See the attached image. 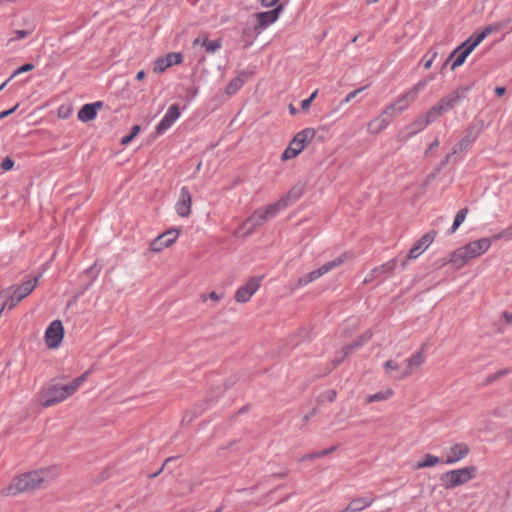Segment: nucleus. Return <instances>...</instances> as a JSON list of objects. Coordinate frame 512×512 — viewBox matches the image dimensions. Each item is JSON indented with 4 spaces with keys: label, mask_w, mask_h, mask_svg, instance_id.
I'll list each match as a JSON object with an SVG mask.
<instances>
[{
    "label": "nucleus",
    "mask_w": 512,
    "mask_h": 512,
    "mask_svg": "<svg viewBox=\"0 0 512 512\" xmlns=\"http://www.w3.org/2000/svg\"><path fill=\"white\" fill-rule=\"evenodd\" d=\"M290 147L294 148L295 151H298V153L300 154L302 152V150L304 149V146L301 145L300 143H297L296 141H294L292 139V141L290 142L289 144Z\"/></svg>",
    "instance_id": "obj_60"
},
{
    "label": "nucleus",
    "mask_w": 512,
    "mask_h": 512,
    "mask_svg": "<svg viewBox=\"0 0 512 512\" xmlns=\"http://www.w3.org/2000/svg\"><path fill=\"white\" fill-rule=\"evenodd\" d=\"M360 346H362V344L358 340H355L354 342L346 345L344 348L348 351L349 354H351L354 350H356Z\"/></svg>",
    "instance_id": "obj_56"
},
{
    "label": "nucleus",
    "mask_w": 512,
    "mask_h": 512,
    "mask_svg": "<svg viewBox=\"0 0 512 512\" xmlns=\"http://www.w3.org/2000/svg\"><path fill=\"white\" fill-rule=\"evenodd\" d=\"M475 471L476 469L473 466L448 471L441 476L442 485L445 489H453L463 485L475 477Z\"/></svg>",
    "instance_id": "obj_6"
},
{
    "label": "nucleus",
    "mask_w": 512,
    "mask_h": 512,
    "mask_svg": "<svg viewBox=\"0 0 512 512\" xmlns=\"http://www.w3.org/2000/svg\"><path fill=\"white\" fill-rule=\"evenodd\" d=\"M316 96H317V90H316V91H314V92L310 95V97H309V98H307V99H305V100H303V101L301 102V108H302L303 110H307V109L310 107L311 102L315 99V97H316Z\"/></svg>",
    "instance_id": "obj_52"
},
{
    "label": "nucleus",
    "mask_w": 512,
    "mask_h": 512,
    "mask_svg": "<svg viewBox=\"0 0 512 512\" xmlns=\"http://www.w3.org/2000/svg\"><path fill=\"white\" fill-rule=\"evenodd\" d=\"M467 451L468 450H458V455L455 458H447L446 462L447 463H453V462H455L457 460L462 459L463 457L466 456Z\"/></svg>",
    "instance_id": "obj_57"
},
{
    "label": "nucleus",
    "mask_w": 512,
    "mask_h": 512,
    "mask_svg": "<svg viewBox=\"0 0 512 512\" xmlns=\"http://www.w3.org/2000/svg\"><path fill=\"white\" fill-rule=\"evenodd\" d=\"M13 166H14V161L10 157L4 158L1 163V168L5 171L12 169Z\"/></svg>",
    "instance_id": "obj_53"
},
{
    "label": "nucleus",
    "mask_w": 512,
    "mask_h": 512,
    "mask_svg": "<svg viewBox=\"0 0 512 512\" xmlns=\"http://www.w3.org/2000/svg\"><path fill=\"white\" fill-rule=\"evenodd\" d=\"M508 371L506 369H503V370H500L494 374H491L489 375L485 381H484V385H489L491 384L492 382H494L496 379H498L499 377L505 375Z\"/></svg>",
    "instance_id": "obj_47"
},
{
    "label": "nucleus",
    "mask_w": 512,
    "mask_h": 512,
    "mask_svg": "<svg viewBox=\"0 0 512 512\" xmlns=\"http://www.w3.org/2000/svg\"><path fill=\"white\" fill-rule=\"evenodd\" d=\"M182 55L180 53H169L165 57L158 58L154 62V72L162 73L173 64H180Z\"/></svg>",
    "instance_id": "obj_17"
},
{
    "label": "nucleus",
    "mask_w": 512,
    "mask_h": 512,
    "mask_svg": "<svg viewBox=\"0 0 512 512\" xmlns=\"http://www.w3.org/2000/svg\"><path fill=\"white\" fill-rule=\"evenodd\" d=\"M350 258H351V254L347 253V252L339 255L335 259H333V260L323 264L318 269L309 272V274L311 276V279L313 281L317 280L321 276H323V275L327 274L328 272L332 271L333 269L341 266L342 264H344Z\"/></svg>",
    "instance_id": "obj_10"
},
{
    "label": "nucleus",
    "mask_w": 512,
    "mask_h": 512,
    "mask_svg": "<svg viewBox=\"0 0 512 512\" xmlns=\"http://www.w3.org/2000/svg\"><path fill=\"white\" fill-rule=\"evenodd\" d=\"M425 118L429 120V123H432L435 121L438 117H440L439 111L436 109L435 106H432L425 114Z\"/></svg>",
    "instance_id": "obj_45"
},
{
    "label": "nucleus",
    "mask_w": 512,
    "mask_h": 512,
    "mask_svg": "<svg viewBox=\"0 0 512 512\" xmlns=\"http://www.w3.org/2000/svg\"><path fill=\"white\" fill-rule=\"evenodd\" d=\"M471 52L472 50L464 42L453 50L449 58H456L451 65V70H455L457 67L461 66Z\"/></svg>",
    "instance_id": "obj_23"
},
{
    "label": "nucleus",
    "mask_w": 512,
    "mask_h": 512,
    "mask_svg": "<svg viewBox=\"0 0 512 512\" xmlns=\"http://www.w3.org/2000/svg\"><path fill=\"white\" fill-rule=\"evenodd\" d=\"M395 267H396V261L395 260H391V261H388L387 263L381 265V266H378V267H375L371 270V272L369 273V275L364 279V283H369L371 281H373L374 279L380 277L381 275H384V274H387V273H392L394 270H395Z\"/></svg>",
    "instance_id": "obj_24"
},
{
    "label": "nucleus",
    "mask_w": 512,
    "mask_h": 512,
    "mask_svg": "<svg viewBox=\"0 0 512 512\" xmlns=\"http://www.w3.org/2000/svg\"><path fill=\"white\" fill-rule=\"evenodd\" d=\"M51 469H38L14 476L10 483L0 491L2 497H15L42 489L48 483Z\"/></svg>",
    "instance_id": "obj_1"
},
{
    "label": "nucleus",
    "mask_w": 512,
    "mask_h": 512,
    "mask_svg": "<svg viewBox=\"0 0 512 512\" xmlns=\"http://www.w3.org/2000/svg\"><path fill=\"white\" fill-rule=\"evenodd\" d=\"M103 106V103L98 101L92 104H85L78 112V119L83 122H88L96 117L97 110Z\"/></svg>",
    "instance_id": "obj_25"
},
{
    "label": "nucleus",
    "mask_w": 512,
    "mask_h": 512,
    "mask_svg": "<svg viewBox=\"0 0 512 512\" xmlns=\"http://www.w3.org/2000/svg\"><path fill=\"white\" fill-rule=\"evenodd\" d=\"M393 120V117L392 116H389V115H385L384 114V110L382 111V113L374 118L372 121H370L367 125V131L368 133L370 134H379L381 131H383L384 129H386L388 127V125L390 124V122Z\"/></svg>",
    "instance_id": "obj_18"
},
{
    "label": "nucleus",
    "mask_w": 512,
    "mask_h": 512,
    "mask_svg": "<svg viewBox=\"0 0 512 512\" xmlns=\"http://www.w3.org/2000/svg\"><path fill=\"white\" fill-rule=\"evenodd\" d=\"M282 9V5H278L273 10L257 13L256 18L258 20V25L261 27V29H264L271 23L275 22L278 19Z\"/></svg>",
    "instance_id": "obj_21"
},
{
    "label": "nucleus",
    "mask_w": 512,
    "mask_h": 512,
    "mask_svg": "<svg viewBox=\"0 0 512 512\" xmlns=\"http://www.w3.org/2000/svg\"><path fill=\"white\" fill-rule=\"evenodd\" d=\"M336 395L337 394L335 390H327L326 392L319 396L318 402L322 403L325 400H327L328 402H333L336 398Z\"/></svg>",
    "instance_id": "obj_44"
},
{
    "label": "nucleus",
    "mask_w": 512,
    "mask_h": 512,
    "mask_svg": "<svg viewBox=\"0 0 512 512\" xmlns=\"http://www.w3.org/2000/svg\"><path fill=\"white\" fill-rule=\"evenodd\" d=\"M99 271L100 269L97 268V264H94L93 266L86 270V273L92 274L93 278H95L98 275Z\"/></svg>",
    "instance_id": "obj_62"
},
{
    "label": "nucleus",
    "mask_w": 512,
    "mask_h": 512,
    "mask_svg": "<svg viewBox=\"0 0 512 512\" xmlns=\"http://www.w3.org/2000/svg\"><path fill=\"white\" fill-rule=\"evenodd\" d=\"M501 417H503V410L499 408L494 409L490 414L478 422V430L485 432H492L496 430L499 426V423L496 421V419Z\"/></svg>",
    "instance_id": "obj_14"
},
{
    "label": "nucleus",
    "mask_w": 512,
    "mask_h": 512,
    "mask_svg": "<svg viewBox=\"0 0 512 512\" xmlns=\"http://www.w3.org/2000/svg\"><path fill=\"white\" fill-rule=\"evenodd\" d=\"M502 318L508 325L512 324V313L505 311L502 313Z\"/></svg>",
    "instance_id": "obj_64"
},
{
    "label": "nucleus",
    "mask_w": 512,
    "mask_h": 512,
    "mask_svg": "<svg viewBox=\"0 0 512 512\" xmlns=\"http://www.w3.org/2000/svg\"><path fill=\"white\" fill-rule=\"evenodd\" d=\"M427 80H421L410 88L405 94L396 99L394 103L389 104L384 109V114L392 116L393 119L407 110L417 99L419 93L427 86Z\"/></svg>",
    "instance_id": "obj_2"
},
{
    "label": "nucleus",
    "mask_w": 512,
    "mask_h": 512,
    "mask_svg": "<svg viewBox=\"0 0 512 512\" xmlns=\"http://www.w3.org/2000/svg\"><path fill=\"white\" fill-rule=\"evenodd\" d=\"M350 354L348 353V351L343 347L340 351H338L336 354H335V357H334V360H333V365L334 367H336L337 365H339L342 361H344V359L346 357H348Z\"/></svg>",
    "instance_id": "obj_42"
},
{
    "label": "nucleus",
    "mask_w": 512,
    "mask_h": 512,
    "mask_svg": "<svg viewBox=\"0 0 512 512\" xmlns=\"http://www.w3.org/2000/svg\"><path fill=\"white\" fill-rule=\"evenodd\" d=\"M439 146V140L438 139H435L429 146L428 148L426 149L425 151V156H427L429 154L430 151H432L433 149H436L437 147Z\"/></svg>",
    "instance_id": "obj_63"
},
{
    "label": "nucleus",
    "mask_w": 512,
    "mask_h": 512,
    "mask_svg": "<svg viewBox=\"0 0 512 512\" xmlns=\"http://www.w3.org/2000/svg\"><path fill=\"white\" fill-rule=\"evenodd\" d=\"M64 336V328L60 320H54L45 332L46 345L51 348H57Z\"/></svg>",
    "instance_id": "obj_8"
},
{
    "label": "nucleus",
    "mask_w": 512,
    "mask_h": 512,
    "mask_svg": "<svg viewBox=\"0 0 512 512\" xmlns=\"http://www.w3.org/2000/svg\"><path fill=\"white\" fill-rule=\"evenodd\" d=\"M33 68H34V66L30 63L24 64L21 67H19L18 69H16L9 79L11 80L14 76H16L20 73L31 71Z\"/></svg>",
    "instance_id": "obj_49"
},
{
    "label": "nucleus",
    "mask_w": 512,
    "mask_h": 512,
    "mask_svg": "<svg viewBox=\"0 0 512 512\" xmlns=\"http://www.w3.org/2000/svg\"><path fill=\"white\" fill-rule=\"evenodd\" d=\"M440 171H437V168H435V170L433 172H431L425 179V184H429L431 181H433L436 176L438 175Z\"/></svg>",
    "instance_id": "obj_61"
},
{
    "label": "nucleus",
    "mask_w": 512,
    "mask_h": 512,
    "mask_svg": "<svg viewBox=\"0 0 512 512\" xmlns=\"http://www.w3.org/2000/svg\"><path fill=\"white\" fill-rule=\"evenodd\" d=\"M179 236L177 229L167 230L163 234L155 238L150 244V250L152 252H160L164 248L172 245Z\"/></svg>",
    "instance_id": "obj_11"
},
{
    "label": "nucleus",
    "mask_w": 512,
    "mask_h": 512,
    "mask_svg": "<svg viewBox=\"0 0 512 512\" xmlns=\"http://www.w3.org/2000/svg\"><path fill=\"white\" fill-rule=\"evenodd\" d=\"M41 275L34 277L23 282L20 285H13L3 290L0 294V299L6 300L8 309H13L20 301L32 293L37 286Z\"/></svg>",
    "instance_id": "obj_3"
},
{
    "label": "nucleus",
    "mask_w": 512,
    "mask_h": 512,
    "mask_svg": "<svg viewBox=\"0 0 512 512\" xmlns=\"http://www.w3.org/2000/svg\"><path fill=\"white\" fill-rule=\"evenodd\" d=\"M461 95L459 90L453 91L448 96L442 98L440 101L443 104V107L447 109V111L451 110L455 107V105L460 101Z\"/></svg>",
    "instance_id": "obj_32"
},
{
    "label": "nucleus",
    "mask_w": 512,
    "mask_h": 512,
    "mask_svg": "<svg viewBox=\"0 0 512 512\" xmlns=\"http://www.w3.org/2000/svg\"><path fill=\"white\" fill-rule=\"evenodd\" d=\"M491 246V240L489 238H481L468 243L463 246L470 258H476L484 254Z\"/></svg>",
    "instance_id": "obj_15"
},
{
    "label": "nucleus",
    "mask_w": 512,
    "mask_h": 512,
    "mask_svg": "<svg viewBox=\"0 0 512 512\" xmlns=\"http://www.w3.org/2000/svg\"><path fill=\"white\" fill-rule=\"evenodd\" d=\"M94 368L95 365H92L89 370H87L81 376L74 379L70 384L67 385V390L70 391L71 394L73 395L77 391V389L82 385V383L87 379L88 375L94 370Z\"/></svg>",
    "instance_id": "obj_34"
},
{
    "label": "nucleus",
    "mask_w": 512,
    "mask_h": 512,
    "mask_svg": "<svg viewBox=\"0 0 512 512\" xmlns=\"http://www.w3.org/2000/svg\"><path fill=\"white\" fill-rule=\"evenodd\" d=\"M201 46L205 48V51L207 53L213 54L222 47V41L221 39L210 41L208 38L205 37L201 42Z\"/></svg>",
    "instance_id": "obj_35"
},
{
    "label": "nucleus",
    "mask_w": 512,
    "mask_h": 512,
    "mask_svg": "<svg viewBox=\"0 0 512 512\" xmlns=\"http://www.w3.org/2000/svg\"><path fill=\"white\" fill-rule=\"evenodd\" d=\"M261 27L256 24L254 26H246L242 31V40L245 42V47L252 45L253 40L261 33Z\"/></svg>",
    "instance_id": "obj_28"
},
{
    "label": "nucleus",
    "mask_w": 512,
    "mask_h": 512,
    "mask_svg": "<svg viewBox=\"0 0 512 512\" xmlns=\"http://www.w3.org/2000/svg\"><path fill=\"white\" fill-rule=\"evenodd\" d=\"M180 117V109L177 104L169 107L167 113L156 127L157 134H162L169 129L172 124Z\"/></svg>",
    "instance_id": "obj_16"
},
{
    "label": "nucleus",
    "mask_w": 512,
    "mask_h": 512,
    "mask_svg": "<svg viewBox=\"0 0 512 512\" xmlns=\"http://www.w3.org/2000/svg\"><path fill=\"white\" fill-rule=\"evenodd\" d=\"M248 75L245 72H241L237 77L232 79L226 86L225 93L229 96L235 94L245 83Z\"/></svg>",
    "instance_id": "obj_29"
},
{
    "label": "nucleus",
    "mask_w": 512,
    "mask_h": 512,
    "mask_svg": "<svg viewBox=\"0 0 512 512\" xmlns=\"http://www.w3.org/2000/svg\"><path fill=\"white\" fill-rule=\"evenodd\" d=\"M192 196L186 187H182L178 201L175 205L177 214L180 217H188L191 212Z\"/></svg>",
    "instance_id": "obj_13"
},
{
    "label": "nucleus",
    "mask_w": 512,
    "mask_h": 512,
    "mask_svg": "<svg viewBox=\"0 0 512 512\" xmlns=\"http://www.w3.org/2000/svg\"><path fill=\"white\" fill-rule=\"evenodd\" d=\"M429 124V120H427L424 115L418 117L399 135V141L406 140L407 138L415 135L416 133L422 131Z\"/></svg>",
    "instance_id": "obj_19"
},
{
    "label": "nucleus",
    "mask_w": 512,
    "mask_h": 512,
    "mask_svg": "<svg viewBox=\"0 0 512 512\" xmlns=\"http://www.w3.org/2000/svg\"><path fill=\"white\" fill-rule=\"evenodd\" d=\"M469 260H471V258L464 247H460L455 250L449 257V263H451L456 269L462 268Z\"/></svg>",
    "instance_id": "obj_26"
},
{
    "label": "nucleus",
    "mask_w": 512,
    "mask_h": 512,
    "mask_svg": "<svg viewBox=\"0 0 512 512\" xmlns=\"http://www.w3.org/2000/svg\"><path fill=\"white\" fill-rule=\"evenodd\" d=\"M304 184L298 183L294 185L286 195H284L281 199H279L277 202L273 203V205L276 207L278 212H281L282 210L286 209L288 206L295 203L304 193Z\"/></svg>",
    "instance_id": "obj_9"
},
{
    "label": "nucleus",
    "mask_w": 512,
    "mask_h": 512,
    "mask_svg": "<svg viewBox=\"0 0 512 512\" xmlns=\"http://www.w3.org/2000/svg\"><path fill=\"white\" fill-rule=\"evenodd\" d=\"M394 394L391 388H386L381 390L375 394L368 395L365 399L366 404H371L373 402H382L388 400Z\"/></svg>",
    "instance_id": "obj_30"
},
{
    "label": "nucleus",
    "mask_w": 512,
    "mask_h": 512,
    "mask_svg": "<svg viewBox=\"0 0 512 512\" xmlns=\"http://www.w3.org/2000/svg\"><path fill=\"white\" fill-rule=\"evenodd\" d=\"M262 277H251L245 285L240 286L235 293V301L245 303L256 293L261 284Z\"/></svg>",
    "instance_id": "obj_7"
},
{
    "label": "nucleus",
    "mask_w": 512,
    "mask_h": 512,
    "mask_svg": "<svg viewBox=\"0 0 512 512\" xmlns=\"http://www.w3.org/2000/svg\"><path fill=\"white\" fill-rule=\"evenodd\" d=\"M453 154L451 153H448L444 159L440 162V164L436 167L437 168V171H441V169L448 164V162L450 161V158Z\"/></svg>",
    "instance_id": "obj_58"
},
{
    "label": "nucleus",
    "mask_w": 512,
    "mask_h": 512,
    "mask_svg": "<svg viewBox=\"0 0 512 512\" xmlns=\"http://www.w3.org/2000/svg\"><path fill=\"white\" fill-rule=\"evenodd\" d=\"M94 368L95 365H92L89 370H87L81 376L74 379L70 384L67 385V390L70 391L71 394L73 395L77 391V389L82 385V383L87 379L88 375L94 370Z\"/></svg>",
    "instance_id": "obj_33"
},
{
    "label": "nucleus",
    "mask_w": 512,
    "mask_h": 512,
    "mask_svg": "<svg viewBox=\"0 0 512 512\" xmlns=\"http://www.w3.org/2000/svg\"><path fill=\"white\" fill-rule=\"evenodd\" d=\"M278 210L273 204L268 205L265 209L256 210L247 220L244 221L237 234L240 231L245 230L243 236L250 235L257 227H260L267 220L275 217L278 214Z\"/></svg>",
    "instance_id": "obj_5"
},
{
    "label": "nucleus",
    "mask_w": 512,
    "mask_h": 512,
    "mask_svg": "<svg viewBox=\"0 0 512 512\" xmlns=\"http://www.w3.org/2000/svg\"><path fill=\"white\" fill-rule=\"evenodd\" d=\"M202 413V410L195 407L192 410L186 411L181 419V425L190 424L195 418H197Z\"/></svg>",
    "instance_id": "obj_37"
},
{
    "label": "nucleus",
    "mask_w": 512,
    "mask_h": 512,
    "mask_svg": "<svg viewBox=\"0 0 512 512\" xmlns=\"http://www.w3.org/2000/svg\"><path fill=\"white\" fill-rule=\"evenodd\" d=\"M315 136V130L312 129V128H306L300 132H298L293 140L296 141L297 143H300L301 145H303L305 147L306 143L311 141Z\"/></svg>",
    "instance_id": "obj_31"
},
{
    "label": "nucleus",
    "mask_w": 512,
    "mask_h": 512,
    "mask_svg": "<svg viewBox=\"0 0 512 512\" xmlns=\"http://www.w3.org/2000/svg\"><path fill=\"white\" fill-rule=\"evenodd\" d=\"M500 25L499 24H492L486 26L482 31L485 33L486 36L499 31Z\"/></svg>",
    "instance_id": "obj_55"
},
{
    "label": "nucleus",
    "mask_w": 512,
    "mask_h": 512,
    "mask_svg": "<svg viewBox=\"0 0 512 512\" xmlns=\"http://www.w3.org/2000/svg\"><path fill=\"white\" fill-rule=\"evenodd\" d=\"M366 87L358 88L349 94L341 101L340 105H344L349 103L351 100H353L360 92H362Z\"/></svg>",
    "instance_id": "obj_48"
},
{
    "label": "nucleus",
    "mask_w": 512,
    "mask_h": 512,
    "mask_svg": "<svg viewBox=\"0 0 512 512\" xmlns=\"http://www.w3.org/2000/svg\"><path fill=\"white\" fill-rule=\"evenodd\" d=\"M435 236V231L424 234L409 250L407 254V260L416 259L419 255H421L432 244Z\"/></svg>",
    "instance_id": "obj_12"
},
{
    "label": "nucleus",
    "mask_w": 512,
    "mask_h": 512,
    "mask_svg": "<svg viewBox=\"0 0 512 512\" xmlns=\"http://www.w3.org/2000/svg\"><path fill=\"white\" fill-rule=\"evenodd\" d=\"M313 282V280L311 279V276L309 273L303 275L302 277H300L295 285V287H291L290 290L291 292H293L295 289L299 288V287H302V286H305L309 283Z\"/></svg>",
    "instance_id": "obj_43"
},
{
    "label": "nucleus",
    "mask_w": 512,
    "mask_h": 512,
    "mask_svg": "<svg viewBox=\"0 0 512 512\" xmlns=\"http://www.w3.org/2000/svg\"><path fill=\"white\" fill-rule=\"evenodd\" d=\"M384 368L386 370V373L390 374L391 371L398 370L399 369V365H398V363L396 361L388 360V361L385 362Z\"/></svg>",
    "instance_id": "obj_50"
},
{
    "label": "nucleus",
    "mask_w": 512,
    "mask_h": 512,
    "mask_svg": "<svg viewBox=\"0 0 512 512\" xmlns=\"http://www.w3.org/2000/svg\"><path fill=\"white\" fill-rule=\"evenodd\" d=\"M374 502V498L363 497L352 500L345 508V512H359L369 507Z\"/></svg>",
    "instance_id": "obj_27"
},
{
    "label": "nucleus",
    "mask_w": 512,
    "mask_h": 512,
    "mask_svg": "<svg viewBox=\"0 0 512 512\" xmlns=\"http://www.w3.org/2000/svg\"><path fill=\"white\" fill-rule=\"evenodd\" d=\"M487 36L483 31L471 35L464 43L473 51Z\"/></svg>",
    "instance_id": "obj_36"
},
{
    "label": "nucleus",
    "mask_w": 512,
    "mask_h": 512,
    "mask_svg": "<svg viewBox=\"0 0 512 512\" xmlns=\"http://www.w3.org/2000/svg\"><path fill=\"white\" fill-rule=\"evenodd\" d=\"M407 367L406 369L397 377L398 380H402L410 376L413 372V370L424 362V355L422 351L416 352L414 355H412L410 358L406 360Z\"/></svg>",
    "instance_id": "obj_22"
},
{
    "label": "nucleus",
    "mask_w": 512,
    "mask_h": 512,
    "mask_svg": "<svg viewBox=\"0 0 512 512\" xmlns=\"http://www.w3.org/2000/svg\"><path fill=\"white\" fill-rule=\"evenodd\" d=\"M67 389V385H59L51 381L40 392L39 400L41 406L50 407L64 401L72 395Z\"/></svg>",
    "instance_id": "obj_4"
},
{
    "label": "nucleus",
    "mask_w": 512,
    "mask_h": 512,
    "mask_svg": "<svg viewBox=\"0 0 512 512\" xmlns=\"http://www.w3.org/2000/svg\"><path fill=\"white\" fill-rule=\"evenodd\" d=\"M315 413H316V409L314 408L310 413L304 415L301 418L300 423L297 424V426L299 428H303L309 422V420L315 415Z\"/></svg>",
    "instance_id": "obj_51"
},
{
    "label": "nucleus",
    "mask_w": 512,
    "mask_h": 512,
    "mask_svg": "<svg viewBox=\"0 0 512 512\" xmlns=\"http://www.w3.org/2000/svg\"><path fill=\"white\" fill-rule=\"evenodd\" d=\"M438 462H439L438 457L431 455V454H427V455H425L424 461L417 463L416 468L431 467V466H434L435 464H437Z\"/></svg>",
    "instance_id": "obj_39"
},
{
    "label": "nucleus",
    "mask_w": 512,
    "mask_h": 512,
    "mask_svg": "<svg viewBox=\"0 0 512 512\" xmlns=\"http://www.w3.org/2000/svg\"><path fill=\"white\" fill-rule=\"evenodd\" d=\"M373 336V332L371 330L365 331L361 336L358 337V341L363 345L367 341H369Z\"/></svg>",
    "instance_id": "obj_54"
},
{
    "label": "nucleus",
    "mask_w": 512,
    "mask_h": 512,
    "mask_svg": "<svg viewBox=\"0 0 512 512\" xmlns=\"http://www.w3.org/2000/svg\"><path fill=\"white\" fill-rule=\"evenodd\" d=\"M330 450H322L320 452H314V453H308L305 454L303 457L300 458V461H307V460H315L321 457H324L328 454Z\"/></svg>",
    "instance_id": "obj_41"
},
{
    "label": "nucleus",
    "mask_w": 512,
    "mask_h": 512,
    "mask_svg": "<svg viewBox=\"0 0 512 512\" xmlns=\"http://www.w3.org/2000/svg\"><path fill=\"white\" fill-rule=\"evenodd\" d=\"M467 214H468L467 208H463L458 211V213L455 216L453 225L450 229V234L454 233L458 229V227L464 222Z\"/></svg>",
    "instance_id": "obj_38"
},
{
    "label": "nucleus",
    "mask_w": 512,
    "mask_h": 512,
    "mask_svg": "<svg viewBox=\"0 0 512 512\" xmlns=\"http://www.w3.org/2000/svg\"><path fill=\"white\" fill-rule=\"evenodd\" d=\"M298 151H295L294 148L288 146L285 151L283 152L281 159L283 161L290 160L295 158L298 155Z\"/></svg>",
    "instance_id": "obj_46"
},
{
    "label": "nucleus",
    "mask_w": 512,
    "mask_h": 512,
    "mask_svg": "<svg viewBox=\"0 0 512 512\" xmlns=\"http://www.w3.org/2000/svg\"><path fill=\"white\" fill-rule=\"evenodd\" d=\"M479 131L475 128H470L466 135L452 148L451 154H458L467 149L478 137Z\"/></svg>",
    "instance_id": "obj_20"
},
{
    "label": "nucleus",
    "mask_w": 512,
    "mask_h": 512,
    "mask_svg": "<svg viewBox=\"0 0 512 512\" xmlns=\"http://www.w3.org/2000/svg\"><path fill=\"white\" fill-rule=\"evenodd\" d=\"M507 235L512 236V225L510 227H508L505 231H503L499 234H496L493 238L495 240H497V239H500L501 237L507 236Z\"/></svg>",
    "instance_id": "obj_59"
},
{
    "label": "nucleus",
    "mask_w": 512,
    "mask_h": 512,
    "mask_svg": "<svg viewBox=\"0 0 512 512\" xmlns=\"http://www.w3.org/2000/svg\"><path fill=\"white\" fill-rule=\"evenodd\" d=\"M140 131V126L139 125H135L132 127L131 129V132L129 135H126L124 136L122 139H121V144L122 145H127L129 144L139 133Z\"/></svg>",
    "instance_id": "obj_40"
}]
</instances>
